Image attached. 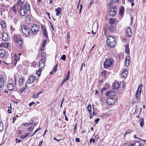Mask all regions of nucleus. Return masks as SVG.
<instances>
[{
    "label": "nucleus",
    "instance_id": "de8ad7c7",
    "mask_svg": "<svg viewBox=\"0 0 146 146\" xmlns=\"http://www.w3.org/2000/svg\"><path fill=\"white\" fill-rule=\"evenodd\" d=\"M131 131L130 130H128L127 131H126L125 132V135L129 133H131Z\"/></svg>",
    "mask_w": 146,
    "mask_h": 146
},
{
    "label": "nucleus",
    "instance_id": "0e129e2a",
    "mask_svg": "<svg viewBox=\"0 0 146 146\" xmlns=\"http://www.w3.org/2000/svg\"><path fill=\"white\" fill-rule=\"evenodd\" d=\"M44 55H45V53L44 52H42L41 53V56H44Z\"/></svg>",
    "mask_w": 146,
    "mask_h": 146
},
{
    "label": "nucleus",
    "instance_id": "680f3d73",
    "mask_svg": "<svg viewBox=\"0 0 146 146\" xmlns=\"http://www.w3.org/2000/svg\"><path fill=\"white\" fill-rule=\"evenodd\" d=\"M113 1L115 3H118L119 0H113Z\"/></svg>",
    "mask_w": 146,
    "mask_h": 146
},
{
    "label": "nucleus",
    "instance_id": "09e8293b",
    "mask_svg": "<svg viewBox=\"0 0 146 146\" xmlns=\"http://www.w3.org/2000/svg\"><path fill=\"white\" fill-rule=\"evenodd\" d=\"M25 89V88H23L22 89H19V92H20L22 93L24 91Z\"/></svg>",
    "mask_w": 146,
    "mask_h": 146
},
{
    "label": "nucleus",
    "instance_id": "393cba45",
    "mask_svg": "<svg viewBox=\"0 0 146 146\" xmlns=\"http://www.w3.org/2000/svg\"><path fill=\"white\" fill-rule=\"evenodd\" d=\"M61 11V8L60 7H59L57 9H55V11L56 12V15L57 16H58L60 14V13Z\"/></svg>",
    "mask_w": 146,
    "mask_h": 146
},
{
    "label": "nucleus",
    "instance_id": "2f4dec72",
    "mask_svg": "<svg viewBox=\"0 0 146 146\" xmlns=\"http://www.w3.org/2000/svg\"><path fill=\"white\" fill-rule=\"evenodd\" d=\"M110 97H113V96H115V93L113 91L111 90L110 91Z\"/></svg>",
    "mask_w": 146,
    "mask_h": 146
},
{
    "label": "nucleus",
    "instance_id": "b1692460",
    "mask_svg": "<svg viewBox=\"0 0 146 146\" xmlns=\"http://www.w3.org/2000/svg\"><path fill=\"white\" fill-rule=\"evenodd\" d=\"M110 24L111 25L114 24L116 22V20H115V18H110Z\"/></svg>",
    "mask_w": 146,
    "mask_h": 146
},
{
    "label": "nucleus",
    "instance_id": "3c124183",
    "mask_svg": "<svg viewBox=\"0 0 146 146\" xmlns=\"http://www.w3.org/2000/svg\"><path fill=\"white\" fill-rule=\"evenodd\" d=\"M100 100L102 102H104L105 100L104 98L102 97H100Z\"/></svg>",
    "mask_w": 146,
    "mask_h": 146
},
{
    "label": "nucleus",
    "instance_id": "dca6fc26",
    "mask_svg": "<svg viewBox=\"0 0 146 146\" xmlns=\"http://www.w3.org/2000/svg\"><path fill=\"white\" fill-rule=\"evenodd\" d=\"M70 71H69L67 75H66L65 78L64 80L62 81V85L64 84L65 82L67 81L70 78Z\"/></svg>",
    "mask_w": 146,
    "mask_h": 146
},
{
    "label": "nucleus",
    "instance_id": "aec40b11",
    "mask_svg": "<svg viewBox=\"0 0 146 146\" xmlns=\"http://www.w3.org/2000/svg\"><path fill=\"white\" fill-rule=\"evenodd\" d=\"M124 12V8L123 6H121L119 8V15L121 16L123 15Z\"/></svg>",
    "mask_w": 146,
    "mask_h": 146
},
{
    "label": "nucleus",
    "instance_id": "c03bdc74",
    "mask_svg": "<svg viewBox=\"0 0 146 146\" xmlns=\"http://www.w3.org/2000/svg\"><path fill=\"white\" fill-rule=\"evenodd\" d=\"M106 72L105 71H104L101 73V74L103 75L104 77H105L106 74Z\"/></svg>",
    "mask_w": 146,
    "mask_h": 146
},
{
    "label": "nucleus",
    "instance_id": "864d4df0",
    "mask_svg": "<svg viewBox=\"0 0 146 146\" xmlns=\"http://www.w3.org/2000/svg\"><path fill=\"white\" fill-rule=\"evenodd\" d=\"M95 141V140L93 138L91 139H90V142H92L93 143H94Z\"/></svg>",
    "mask_w": 146,
    "mask_h": 146
},
{
    "label": "nucleus",
    "instance_id": "20e7f679",
    "mask_svg": "<svg viewBox=\"0 0 146 146\" xmlns=\"http://www.w3.org/2000/svg\"><path fill=\"white\" fill-rule=\"evenodd\" d=\"M14 38L15 41L16 42H18L19 45L20 47L22 46L23 43L21 37L19 36L15 35L14 36Z\"/></svg>",
    "mask_w": 146,
    "mask_h": 146
},
{
    "label": "nucleus",
    "instance_id": "4be33fe9",
    "mask_svg": "<svg viewBox=\"0 0 146 146\" xmlns=\"http://www.w3.org/2000/svg\"><path fill=\"white\" fill-rule=\"evenodd\" d=\"M25 7V9L27 11H30V5L28 3H26V4L25 5V6H24Z\"/></svg>",
    "mask_w": 146,
    "mask_h": 146
},
{
    "label": "nucleus",
    "instance_id": "c85d7f7f",
    "mask_svg": "<svg viewBox=\"0 0 146 146\" xmlns=\"http://www.w3.org/2000/svg\"><path fill=\"white\" fill-rule=\"evenodd\" d=\"M24 81V79L23 78H20L19 80L20 84L21 86L23 85V82Z\"/></svg>",
    "mask_w": 146,
    "mask_h": 146
},
{
    "label": "nucleus",
    "instance_id": "9b49d317",
    "mask_svg": "<svg viewBox=\"0 0 146 146\" xmlns=\"http://www.w3.org/2000/svg\"><path fill=\"white\" fill-rule=\"evenodd\" d=\"M132 35L131 31V28L130 27H127L126 28V35L127 37H130Z\"/></svg>",
    "mask_w": 146,
    "mask_h": 146
},
{
    "label": "nucleus",
    "instance_id": "f8f14e48",
    "mask_svg": "<svg viewBox=\"0 0 146 146\" xmlns=\"http://www.w3.org/2000/svg\"><path fill=\"white\" fill-rule=\"evenodd\" d=\"M4 78L3 76H0V92L1 90L2 87L4 84Z\"/></svg>",
    "mask_w": 146,
    "mask_h": 146
},
{
    "label": "nucleus",
    "instance_id": "72a5a7b5",
    "mask_svg": "<svg viewBox=\"0 0 146 146\" xmlns=\"http://www.w3.org/2000/svg\"><path fill=\"white\" fill-rule=\"evenodd\" d=\"M41 72V68H39V70L36 71V74L38 76H40V74Z\"/></svg>",
    "mask_w": 146,
    "mask_h": 146
},
{
    "label": "nucleus",
    "instance_id": "338daca9",
    "mask_svg": "<svg viewBox=\"0 0 146 146\" xmlns=\"http://www.w3.org/2000/svg\"><path fill=\"white\" fill-rule=\"evenodd\" d=\"M32 98H36V96L35 95V94H33V96H32Z\"/></svg>",
    "mask_w": 146,
    "mask_h": 146
},
{
    "label": "nucleus",
    "instance_id": "a18cd8bd",
    "mask_svg": "<svg viewBox=\"0 0 146 146\" xmlns=\"http://www.w3.org/2000/svg\"><path fill=\"white\" fill-rule=\"evenodd\" d=\"M87 109L89 111H91V105H88L87 106Z\"/></svg>",
    "mask_w": 146,
    "mask_h": 146
},
{
    "label": "nucleus",
    "instance_id": "69168bd1",
    "mask_svg": "<svg viewBox=\"0 0 146 146\" xmlns=\"http://www.w3.org/2000/svg\"><path fill=\"white\" fill-rule=\"evenodd\" d=\"M77 123H76V125H75V126L74 127V130H76L77 129Z\"/></svg>",
    "mask_w": 146,
    "mask_h": 146
},
{
    "label": "nucleus",
    "instance_id": "f704fd0d",
    "mask_svg": "<svg viewBox=\"0 0 146 146\" xmlns=\"http://www.w3.org/2000/svg\"><path fill=\"white\" fill-rule=\"evenodd\" d=\"M135 146H141V144L139 142L136 141L135 143Z\"/></svg>",
    "mask_w": 146,
    "mask_h": 146
},
{
    "label": "nucleus",
    "instance_id": "5fc2aeb1",
    "mask_svg": "<svg viewBox=\"0 0 146 146\" xmlns=\"http://www.w3.org/2000/svg\"><path fill=\"white\" fill-rule=\"evenodd\" d=\"M16 141L17 143H18L21 142L22 141V140H20L19 139H16Z\"/></svg>",
    "mask_w": 146,
    "mask_h": 146
},
{
    "label": "nucleus",
    "instance_id": "cd10ccee",
    "mask_svg": "<svg viewBox=\"0 0 146 146\" xmlns=\"http://www.w3.org/2000/svg\"><path fill=\"white\" fill-rule=\"evenodd\" d=\"M24 3V2L23 1H22V0H19L18 1L17 5H19V6H21Z\"/></svg>",
    "mask_w": 146,
    "mask_h": 146
},
{
    "label": "nucleus",
    "instance_id": "e433bc0d",
    "mask_svg": "<svg viewBox=\"0 0 146 146\" xmlns=\"http://www.w3.org/2000/svg\"><path fill=\"white\" fill-rule=\"evenodd\" d=\"M109 29L111 32H113L114 30V27L111 25L109 28Z\"/></svg>",
    "mask_w": 146,
    "mask_h": 146
},
{
    "label": "nucleus",
    "instance_id": "13d9d810",
    "mask_svg": "<svg viewBox=\"0 0 146 146\" xmlns=\"http://www.w3.org/2000/svg\"><path fill=\"white\" fill-rule=\"evenodd\" d=\"M34 103V102H31L29 104V106L30 107Z\"/></svg>",
    "mask_w": 146,
    "mask_h": 146
},
{
    "label": "nucleus",
    "instance_id": "6e6552de",
    "mask_svg": "<svg viewBox=\"0 0 146 146\" xmlns=\"http://www.w3.org/2000/svg\"><path fill=\"white\" fill-rule=\"evenodd\" d=\"M115 102V100L114 98H110L107 99L106 103L108 105H113L114 104Z\"/></svg>",
    "mask_w": 146,
    "mask_h": 146
},
{
    "label": "nucleus",
    "instance_id": "c9c22d12",
    "mask_svg": "<svg viewBox=\"0 0 146 146\" xmlns=\"http://www.w3.org/2000/svg\"><path fill=\"white\" fill-rule=\"evenodd\" d=\"M14 58L15 60L14 62L15 63V64L17 62V55L15 54L14 56Z\"/></svg>",
    "mask_w": 146,
    "mask_h": 146
},
{
    "label": "nucleus",
    "instance_id": "ddd939ff",
    "mask_svg": "<svg viewBox=\"0 0 146 146\" xmlns=\"http://www.w3.org/2000/svg\"><path fill=\"white\" fill-rule=\"evenodd\" d=\"M116 8L115 6H113L110 9V14L112 17H114L116 13Z\"/></svg>",
    "mask_w": 146,
    "mask_h": 146
},
{
    "label": "nucleus",
    "instance_id": "1a4fd4ad",
    "mask_svg": "<svg viewBox=\"0 0 146 146\" xmlns=\"http://www.w3.org/2000/svg\"><path fill=\"white\" fill-rule=\"evenodd\" d=\"M27 11L25 9L24 6L21 7L19 11V13L21 16H24L27 13Z\"/></svg>",
    "mask_w": 146,
    "mask_h": 146
},
{
    "label": "nucleus",
    "instance_id": "9d476101",
    "mask_svg": "<svg viewBox=\"0 0 146 146\" xmlns=\"http://www.w3.org/2000/svg\"><path fill=\"white\" fill-rule=\"evenodd\" d=\"M113 90L115 92L117 91L120 85L117 82H115L113 84Z\"/></svg>",
    "mask_w": 146,
    "mask_h": 146
},
{
    "label": "nucleus",
    "instance_id": "c756f323",
    "mask_svg": "<svg viewBox=\"0 0 146 146\" xmlns=\"http://www.w3.org/2000/svg\"><path fill=\"white\" fill-rule=\"evenodd\" d=\"M3 129V123L2 122H0V131H2Z\"/></svg>",
    "mask_w": 146,
    "mask_h": 146
},
{
    "label": "nucleus",
    "instance_id": "bb28decb",
    "mask_svg": "<svg viewBox=\"0 0 146 146\" xmlns=\"http://www.w3.org/2000/svg\"><path fill=\"white\" fill-rule=\"evenodd\" d=\"M126 47V52L127 54H128L129 52V45L128 44L126 45L125 46Z\"/></svg>",
    "mask_w": 146,
    "mask_h": 146
},
{
    "label": "nucleus",
    "instance_id": "7c9ffc66",
    "mask_svg": "<svg viewBox=\"0 0 146 146\" xmlns=\"http://www.w3.org/2000/svg\"><path fill=\"white\" fill-rule=\"evenodd\" d=\"M5 21H2L1 23V27L3 28H4L5 27Z\"/></svg>",
    "mask_w": 146,
    "mask_h": 146
},
{
    "label": "nucleus",
    "instance_id": "49530a36",
    "mask_svg": "<svg viewBox=\"0 0 146 146\" xmlns=\"http://www.w3.org/2000/svg\"><path fill=\"white\" fill-rule=\"evenodd\" d=\"M110 91H107L106 92V93L105 94L106 96H110Z\"/></svg>",
    "mask_w": 146,
    "mask_h": 146
},
{
    "label": "nucleus",
    "instance_id": "4468645a",
    "mask_svg": "<svg viewBox=\"0 0 146 146\" xmlns=\"http://www.w3.org/2000/svg\"><path fill=\"white\" fill-rule=\"evenodd\" d=\"M45 58L44 57L42 58L40 60L39 62V66L41 68L44 66V62L45 61Z\"/></svg>",
    "mask_w": 146,
    "mask_h": 146
},
{
    "label": "nucleus",
    "instance_id": "7ed1b4c3",
    "mask_svg": "<svg viewBox=\"0 0 146 146\" xmlns=\"http://www.w3.org/2000/svg\"><path fill=\"white\" fill-rule=\"evenodd\" d=\"M21 30L22 32L27 36H28L29 35V30L28 27L25 25H22L21 26Z\"/></svg>",
    "mask_w": 146,
    "mask_h": 146
},
{
    "label": "nucleus",
    "instance_id": "412c9836",
    "mask_svg": "<svg viewBox=\"0 0 146 146\" xmlns=\"http://www.w3.org/2000/svg\"><path fill=\"white\" fill-rule=\"evenodd\" d=\"M5 51L4 50L0 49V56L3 58L5 56Z\"/></svg>",
    "mask_w": 146,
    "mask_h": 146
},
{
    "label": "nucleus",
    "instance_id": "8fccbe9b",
    "mask_svg": "<svg viewBox=\"0 0 146 146\" xmlns=\"http://www.w3.org/2000/svg\"><path fill=\"white\" fill-rule=\"evenodd\" d=\"M100 120V119L99 118H97L95 120V122L96 123H98V122Z\"/></svg>",
    "mask_w": 146,
    "mask_h": 146
},
{
    "label": "nucleus",
    "instance_id": "79ce46f5",
    "mask_svg": "<svg viewBox=\"0 0 146 146\" xmlns=\"http://www.w3.org/2000/svg\"><path fill=\"white\" fill-rule=\"evenodd\" d=\"M46 41H47V39L43 41V43H42V46L43 47H44V46H45V44L46 43Z\"/></svg>",
    "mask_w": 146,
    "mask_h": 146
},
{
    "label": "nucleus",
    "instance_id": "e2e57ef3",
    "mask_svg": "<svg viewBox=\"0 0 146 146\" xmlns=\"http://www.w3.org/2000/svg\"><path fill=\"white\" fill-rule=\"evenodd\" d=\"M24 125L25 126H28L30 125V123H24Z\"/></svg>",
    "mask_w": 146,
    "mask_h": 146
},
{
    "label": "nucleus",
    "instance_id": "a19ab883",
    "mask_svg": "<svg viewBox=\"0 0 146 146\" xmlns=\"http://www.w3.org/2000/svg\"><path fill=\"white\" fill-rule=\"evenodd\" d=\"M124 146H130L127 143H125L124 144ZM130 146H135V144L131 143L130 144Z\"/></svg>",
    "mask_w": 146,
    "mask_h": 146
},
{
    "label": "nucleus",
    "instance_id": "0eeeda50",
    "mask_svg": "<svg viewBox=\"0 0 146 146\" xmlns=\"http://www.w3.org/2000/svg\"><path fill=\"white\" fill-rule=\"evenodd\" d=\"M142 87V85H139L136 92L135 96L136 98L137 99H139L140 97V94Z\"/></svg>",
    "mask_w": 146,
    "mask_h": 146
},
{
    "label": "nucleus",
    "instance_id": "4c0bfd02",
    "mask_svg": "<svg viewBox=\"0 0 146 146\" xmlns=\"http://www.w3.org/2000/svg\"><path fill=\"white\" fill-rule=\"evenodd\" d=\"M58 64H56L54 68L53 69V70L54 72L56 71L57 70Z\"/></svg>",
    "mask_w": 146,
    "mask_h": 146
},
{
    "label": "nucleus",
    "instance_id": "a211bd4d",
    "mask_svg": "<svg viewBox=\"0 0 146 146\" xmlns=\"http://www.w3.org/2000/svg\"><path fill=\"white\" fill-rule=\"evenodd\" d=\"M128 74L127 70L124 69L121 74V76L123 78H125L127 76Z\"/></svg>",
    "mask_w": 146,
    "mask_h": 146
},
{
    "label": "nucleus",
    "instance_id": "4d7b16f0",
    "mask_svg": "<svg viewBox=\"0 0 146 146\" xmlns=\"http://www.w3.org/2000/svg\"><path fill=\"white\" fill-rule=\"evenodd\" d=\"M75 140L76 142H80V139L78 138H76L75 139Z\"/></svg>",
    "mask_w": 146,
    "mask_h": 146
},
{
    "label": "nucleus",
    "instance_id": "39448f33",
    "mask_svg": "<svg viewBox=\"0 0 146 146\" xmlns=\"http://www.w3.org/2000/svg\"><path fill=\"white\" fill-rule=\"evenodd\" d=\"M39 27L38 25L35 24H33L31 28V30L33 34L37 33L39 29Z\"/></svg>",
    "mask_w": 146,
    "mask_h": 146
},
{
    "label": "nucleus",
    "instance_id": "423d86ee",
    "mask_svg": "<svg viewBox=\"0 0 146 146\" xmlns=\"http://www.w3.org/2000/svg\"><path fill=\"white\" fill-rule=\"evenodd\" d=\"M36 78L35 76L33 75L29 76V79L27 80V83L28 84H32L36 80Z\"/></svg>",
    "mask_w": 146,
    "mask_h": 146
},
{
    "label": "nucleus",
    "instance_id": "bf43d9fd",
    "mask_svg": "<svg viewBox=\"0 0 146 146\" xmlns=\"http://www.w3.org/2000/svg\"><path fill=\"white\" fill-rule=\"evenodd\" d=\"M83 66H84L85 67V64H84V63H82V64L81 67V68L80 70H82V67H83Z\"/></svg>",
    "mask_w": 146,
    "mask_h": 146
},
{
    "label": "nucleus",
    "instance_id": "603ef678",
    "mask_svg": "<svg viewBox=\"0 0 146 146\" xmlns=\"http://www.w3.org/2000/svg\"><path fill=\"white\" fill-rule=\"evenodd\" d=\"M30 134V133H26L25 135V137H27Z\"/></svg>",
    "mask_w": 146,
    "mask_h": 146
},
{
    "label": "nucleus",
    "instance_id": "58836bf2",
    "mask_svg": "<svg viewBox=\"0 0 146 146\" xmlns=\"http://www.w3.org/2000/svg\"><path fill=\"white\" fill-rule=\"evenodd\" d=\"M13 10L14 11L15 13H16L17 12V10L15 7V5H14L13 7L12 8Z\"/></svg>",
    "mask_w": 146,
    "mask_h": 146
},
{
    "label": "nucleus",
    "instance_id": "a878e982",
    "mask_svg": "<svg viewBox=\"0 0 146 146\" xmlns=\"http://www.w3.org/2000/svg\"><path fill=\"white\" fill-rule=\"evenodd\" d=\"M1 46L4 47L5 48H8L9 46V44L8 43H3L1 45Z\"/></svg>",
    "mask_w": 146,
    "mask_h": 146
},
{
    "label": "nucleus",
    "instance_id": "774afa93",
    "mask_svg": "<svg viewBox=\"0 0 146 146\" xmlns=\"http://www.w3.org/2000/svg\"><path fill=\"white\" fill-rule=\"evenodd\" d=\"M67 38H69L70 37L69 33V32L67 33Z\"/></svg>",
    "mask_w": 146,
    "mask_h": 146
},
{
    "label": "nucleus",
    "instance_id": "2eb2a0df",
    "mask_svg": "<svg viewBox=\"0 0 146 146\" xmlns=\"http://www.w3.org/2000/svg\"><path fill=\"white\" fill-rule=\"evenodd\" d=\"M2 39L4 41H6L8 40V36L7 33L3 32L2 34Z\"/></svg>",
    "mask_w": 146,
    "mask_h": 146
},
{
    "label": "nucleus",
    "instance_id": "f257e3e1",
    "mask_svg": "<svg viewBox=\"0 0 146 146\" xmlns=\"http://www.w3.org/2000/svg\"><path fill=\"white\" fill-rule=\"evenodd\" d=\"M107 43L108 46L113 48L115 43V38L112 36H108L107 38Z\"/></svg>",
    "mask_w": 146,
    "mask_h": 146
},
{
    "label": "nucleus",
    "instance_id": "6ab92c4d",
    "mask_svg": "<svg viewBox=\"0 0 146 146\" xmlns=\"http://www.w3.org/2000/svg\"><path fill=\"white\" fill-rule=\"evenodd\" d=\"M7 88L9 90H12L14 88L13 84L12 83L9 84L7 86Z\"/></svg>",
    "mask_w": 146,
    "mask_h": 146
},
{
    "label": "nucleus",
    "instance_id": "473e14b6",
    "mask_svg": "<svg viewBox=\"0 0 146 146\" xmlns=\"http://www.w3.org/2000/svg\"><path fill=\"white\" fill-rule=\"evenodd\" d=\"M140 124L141 127H143L144 124L143 120L142 118H141L140 120Z\"/></svg>",
    "mask_w": 146,
    "mask_h": 146
},
{
    "label": "nucleus",
    "instance_id": "f03ea898",
    "mask_svg": "<svg viewBox=\"0 0 146 146\" xmlns=\"http://www.w3.org/2000/svg\"><path fill=\"white\" fill-rule=\"evenodd\" d=\"M112 59L111 58L107 59L104 63V67L105 68H107L110 66L112 64Z\"/></svg>",
    "mask_w": 146,
    "mask_h": 146
},
{
    "label": "nucleus",
    "instance_id": "f3484780",
    "mask_svg": "<svg viewBox=\"0 0 146 146\" xmlns=\"http://www.w3.org/2000/svg\"><path fill=\"white\" fill-rule=\"evenodd\" d=\"M130 58L129 56H127L126 57L125 62V65L127 66H129L130 63Z\"/></svg>",
    "mask_w": 146,
    "mask_h": 146
},
{
    "label": "nucleus",
    "instance_id": "37998d69",
    "mask_svg": "<svg viewBox=\"0 0 146 146\" xmlns=\"http://www.w3.org/2000/svg\"><path fill=\"white\" fill-rule=\"evenodd\" d=\"M66 58V56L65 55H63L61 57V59L62 60H65Z\"/></svg>",
    "mask_w": 146,
    "mask_h": 146
},
{
    "label": "nucleus",
    "instance_id": "ea45409f",
    "mask_svg": "<svg viewBox=\"0 0 146 146\" xmlns=\"http://www.w3.org/2000/svg\"><path fill=\"white\" fill-rule=\"evenodd\" d=\"M34 128V126L32 125L31 127H29L27 129L29 131H32Z\"/></svg>",
    "mask_w": 146,
    "mask_h": 146
},
{
    "label": "nucleus",
    "instance_id": "052dcab7",
    "mask_svg": "<svg viewBox=\"0 0 146 146\" xmlns=\"http://www.w3.org/2000/svg\"><path fill=\"white\" fill-rule=\"evenodd\" d=\"M25 138L26 137H25V135H22L20 137V138L22 139H25Z\"/></svg>",
    "mask_w": 146,
    "mask_h": 146
},
{
    "label": "nucleus",
    "instance_id": "6e6d98bb",
    "mask_svg": "<svg viewBox=\"0 0 146 146\" xmlns=\"http://www.w3.org/2000/svg\"><path fill=\"white\" fill-rule=\"evenodd\" d=\"M16 117H14L13 118V123H14L15 121L16 120Z\"/></svg>",
    "mask_w": 146,
    "mask_h": 146
},
{
    "label": "nucleus",
    "instance_id": "5701e85b",
    "mask_svg": "<svg viewBox=\"0 0 146 146\" xmlns=\"http://www.w3.org/2000/svg\"><path fill=\"white\" fill-rule=\"evenodd\" d=\"M42 32L44 36L47 38H48V34L47 31L45 30L44 28V29L43 27H42Z\"/></svg>",
    "mask_w": 146,
    "mask_h": 146
}]
</instances>
